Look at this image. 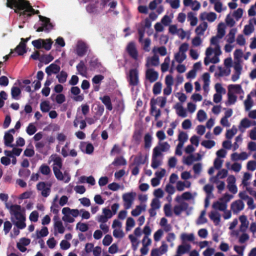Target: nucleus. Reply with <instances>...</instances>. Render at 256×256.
<instances>
[{
  "instance_id": "8fccbe9b",
  "label": "nucleus",
  "mask_w": 256,
  "mask_h": 256,
  "mask_svg": "<svg viewBox=\"0 0 256 256\" xmlns=\"http://www.w3.org/2000/svg\"><path fill=\"white\" fill-rule=\"evenodd\" d=\"M30 193L28 192H26L22 194L18 198V202L20 204L23 200L24 203L28 202L27 199L30 198Z\"/></svg>"
},
{
  "instance_id": "37998d69",
  "label": "nucleus",
  "mask_w": 256,
  "mask_h": 256,
  "mask_svg": "<svg viewBox=\"0 0 256 256\" xmlns=\"http://www.w3.org/2000/svg\"><path fill=\"white\" fill-rule=\"evenodd\" d=\"M176 239V236L174 233L170 232L167 234L166 236V241L170 243V246L173 247L174 245V241Z\"/></svg>"
},
{
  "instance_id": "2f4dec72",
  "label": "nucleus",
  "mask_w": 256,
  "mask_h": 256,
  "mask_svg": "<svg viewBox=\"0 0 256 256\" xmlns=\"http://www.w3.org/2000/svg\"><path fill=\"white\" fill-rule=\"evenodd\" d=\"M210 218L215 224H218L220 222V214L216 211H212L210 214Z\"/></svg>"
},
{
  "instance_id": "4c0bfd02",
  "label": "nucleus",
  "mask_w": 256,
  "mask_h": 256,
  "mask_svg": "<svg viewBox=\"0 0 256 256\" xmlns=\"http://www.w3.org/2000/svg\"><path fill=\"white\" fill-rule=\"evenodd\" d=\"M135 224V221L132 218L130 217L128 218L126 223V230L127 232L131 230L134 226Z\"/></svg>"
},
{
  "instance_id": "338daca9",
  "label": "nucleus",
  "mask_w": 256,
  "mask_h": 256,
  "mask_svg": "<svg viewBox=\"0 0 256 256\" xmlns=\"http://www.w3.org/2000/svg\"><path fill=\"white\" fill-rule=\"evenodd\" d=\"M36 127L32 123H30L26 128V131L28 135L32 136L36 132Z\"/></svg>"
},
{
  "instance_id": "79ce46f5",
  "label": "nucleus",
  "mask_w": 256,
  "mask_h": 256,
  "mask_svg": "<svg viewBox=\"0 0 256 256\" xmlns=\"http://www.w3.org/2000/svg\"><path fill=\"white\" fill-rule=\"evenodd\" d=\"M39 170L42 174L46 176L48 175L51 172L50 168L46 164H42Z\"/></svg>"
},
{
  "instance_id": "473e14b6",
  "label": "nucleus",
  "mask_w": 256,
  "mask_h": 256,
  "mask_svg": "<svg viewBox=\"0 0 256 256\" xmlns=\"http://www.w3.org/2000/svg\"><path fill=\"white\" fill-rule=\"evenodd\" d=\"M112 164L114 166H125L126 164V161L123 156H118L115 158Z\"/></svg>"
},
{
  "instance_id": "ea45409f",
  "label": "nucleus",
  "mask_w": 256,
  "mask_h": 256,
  "mask_svg": "<svg viewBox=\"0 0 256 256\" xmlns=\"http://www.w3.org/2000/svg\"><path fill=\"white\" fill-rule=\"evenodd\" d=\"M236 32V28H232L230 30L228 35V38L226 40L228 44H232L234 42L235 34Z\"/></svg>"
},
{
  "instance_id": "0eeeda50",
  "label": "nucleus",
  "mask_w": 256,
  "mask_h": 256,
  "mask_svg": "<svg viewBox=\"0 0 256 256\" xmlns=\"http://www.w3.org/2000/svg\"><path fill=\"white\" fill-rule=\"evenodd\" d=\"M136 196L135 192H130L124 193L122 196L123 200V206L124 208H130L134 203Z\"/></svg>"
},
{
  "instance_id": "393cba45",
  "label": "nucleus",
  "mask_w": 256,
  "mask_h": 256,
  "mask_svg": "<svg viewBox=\"0 0 256 256\" xmlns=\"http://www.w3.org/2000/svg\"><path fill=\"white\" fill-rule=\"evenodd\" d=\"M240 225V231H246L248 228L249 222L247 218L244 216H241L239 218Z\"/></svg>"
},
{
  "instance_id": "c85d7f7f",
  "label": "nucleus",
  "mask_w": 256,
  "mask_h": 256,
  "mask_svg": "<svg viewBox=\"0 0 256 256\" xmlns=\"http://www.w3.org/2000/svg\"><path fill=\"white\" fill-rule=\"evenodd\" d=\"M208 28V24L206 22H203L202 24H200L196 28L195 30L196 33L198 35H203L204 34V32Z\"/></svg>"
},
{
  "instance_id": "4d7b16f0",
  "label": "nucleus",
  "mask_w": 256,
  "mask_h": 256,
  "mask_svg": "<svg viewBox=\"0 0 256 256\" xmlns=\"http://www.w3.org/2000/svg\"><path fill=\"white\" fill-rule=\"evenodd\" d=\"M162 84L160 82H156L153 86L152 92L154 94L157 95L160 93Z\"/></svg>"
},
{
  "instance_id": "e433bc0d",
  "label": "nucleus",
  "mask_w": 256,
  "mask_h": 256,
  "mask_svg": "<svg viewBox=\"0 0 256 256\" xmlns=\"http://www.w3.org/2000/svg\"><path fill=\"white\" fill-rule=\"evenodd\" d=\"M54 60V57L51 54H42L39 58L41 62L48 64Z\"/></svg>"
},
{
  "instance_id": "a18cd8bd",
  "label": "nucleus",
  "mask_w": 256,
  "mask_h": 256,
  "mask_svg": "<svg viewBox=\"0 0 256 256\" xmlns=\"http://www.w3.org/2000/svg\"><path fill=\"white\" fill-rule=\"evenodd\" d=\"M67 77V73L64 70L61 71L60 74L56 76L58 82L61 84H63L66 82Z\"/></svg>"
},
{
  "instance_id": "20e7f679",
  "label": "nucleus",
  "mask_w": 256,
  "mask_h": 256,
  "mask_svg": "<svg viewBox=\"0 0 256 256\" xmlns=\"http://www.w3.org/2000/svg\"><path fill=\"white\" fill-rule=\"evenodd\" d=\"M112 228L113 230V236L118 239L122 238L124 236V232L122 228V222L118 220H114L113 221Z\"/></svg>"
},
{
  "instance_id": "cd10ccee",
  "label": "nucleus",
  "mask_w": 256,
  "mask_h": 256,
  "mask_svg": "<svg viewBox=\"0 0 256 256\" xmlns=\"http://www.w3.org/2000/svg\"><path fill=\"white\" fill-rule=\"evenodd\" d=\"M70 209H62V213L64 214L62 220L68 222H72L74 221V217L69 213Z\"/></svg>"
},
{
  "instance_id": "f257e3e1",
  "label": "nucleus",
  "mask_w": 256,
  "mask_h": 256,
  "mask_svg": "<svg viewBox=\"0 0 256 256\" xmlns=\"http://www.w3.org/2000/svg\"><path fill=\"white\" fill-rule=\"evenodd\" d=\"M10 213L12 220L17 228L23 229L26 226L24 222L26 218L20 209H10Z\"/></svg>"
},
{
  "instance_id": "603ef678",
  "label": "nucleus",
  "mask_w": 256,
  "mask_h": 256,
  "mask_svg": "<svg viewBox=\"0 0 256 256\" xmlns=\"http://www.w3.org/2000/svg\"><path fill=\"white\" fill-rule=\"evenodd\" d=\"M188 18L190 20V24L192 26H195L196 25L198 22V18L196 17L194 13L190 12L188 14Z\"/></svg>"
},
{
  "instance_id": "13d9d810",
  "label": "nucleus",
  "mask_w": 256,
  "mask_h": 256,
  "mask_svg": "<svg viewBox=\"0 0 256 256\" xmlns=\"http://www.w3.org/2000/svg\"><path fill=\"white\" fill-rule=\"evenodd\" d=\"M228 90H234L236 94H240L242 91V87L240 84H230L228 86Z\"/></svg>"
},
{
  "instance_id": "3c124183",
  "label": "nucleus",
  "mask_w": 256,
  "mask_h": 256,
  "mask_svg": "<svg viewBox=\"0 0 256 256\" xmlns=\"http://www.w3.org/2000/svg\"><path fill=\"white\" fill-rule=\"evenodd\" d=\"M218 248L221 252H226L230 250V246L228 244L222 241L218 246Z\"/></svg>"
},
{
  "instance_id": "423d86ee",
  "label": "nucleus",
  "mask_w": 256,
  "mask_h": 256,
  "mask_svg": "<svg viewBox=\"0 0 256 256\" xmlns=\"http://www.w3.org/2000/svg\"><path fill=\"white\" fill-rule=\"evenodd\" d=\"M142 232L140 226H138L134 229L133 234H130L128 236V238L130 240L134 250H136L138 248L139 244L138 238L142 236Z\"/></svg>"
},
{
  "instance_id": "f8f14e48",
  "label": "nucleus",
  "mask_w": 256,
  "mask_h": 256,
  "mask_svg": "<svg viewBox=\"0 0 256 256\" xmlns=\"http://www.w3.org/2000/svg\"><path fill=\"white\" fill-rule=\"evenodd\" d=\"M128 82L132 86H136L138 85L139 82L138 72L136 69L134 68L130 70Z\"/></svg>"
},
{
  "instance_id": "49530a36",
  "label": "nucleus",
  "mask_w": 256,
  "mask_h": 256,
  "mask_svg": "<svg viewBox=\"0 0 256 256\" xmlns=\"http://www.w3.org/2000/svg\"><path fill=\"white\" fill-rule=\"evenodd\" d=\"M100 66V63L97 58H92L90 62V67L92 70L99 68Z\"/></svg>"
},
{
  "instance_id": "72a5a7b5",
  "label": "nucleus",
  "mask_w": 256,
  "mask_h": 256,
  "mask_svg": "<svg viewBox=\"0 0 256 256\" xmlns=\"http://www.w3.org/2000/svg\"><path fill=\"white\" fill-rule=\"evenodd\" d=\"M61 168H57L56 166H54L52 168L54 174L56 179L58 180H64L63 174L60 171Z\"/></svg>"
},
{
  "instance_id": "1a4fd4ad",
  "label": "nucleus",
  "mask_w": 256,
  "mask_h": 256,
  "mask_svg": "<svg viewBox=\"0 0 256 256\" xmlns=\"http://www.w3.org/2000/svg\"><path fill=\"white\" fill-rule=\"evenodd\" d=\"M160 103V108H164L166 102V98L164 96H158L156 99L152 98L150 102V114L151 115H153L154 114V110H156V105L157 102Z\"/></svg>"
},
{
  "instance_id": "412c9836",
  "label": "nucleus",
  "mask_w": 256,
  "mask_h": 256,
  "mask_svg": "<svg viewBox=\"0 0 256 256\" xmlns=\"http://www.w3.org/2000/svg\"><path fill=\"white\" fill-rule=\"evenodd\" d=\"M60 66L56 64H52L46 68V72L48 75L50 76L52 73L56 74L60 72Z\"/></svg>"
},
{
  "instance_id": "f03ea898",
  "label": "nucleus",
  "mask_w": 256,
  "mask_h": 256,
  "mask_svg": "<svg viewBox=\"0 0 256 256\" xmlns=\"http://www.w3.org/2000/svg\"><path fill=\"white\" fill-rule=\"evenodd\" d=\"M14 12L15 13L18 14L19 16H24V18L30 17L33 14L40 13L38 10H36L32 8L29 2L28 4H24L20 8H14Z\"/></svg>"
},
{
  "instance_id": "9d476101",
  "label": "nucleus",
  "mask_w": 256,
  "mask_h": 256,
  "mask_svg": "<svg viewBox=\"0 0 256 256\" xmlns=\"http://www.w3.org/2000/svg\"><path fill=\"white\" fill-rule=\"evenodd\" d=\"M230 235L238 237V242L240 244H244L250 239V236L246 231L232 230L230 232Z\"/></svg>"
},
{
  "instance_id": "c9c22d12",
  "label": "nucleus",
  "mask_w": 256,
  "mask_h": 256,
  "mask_svg": "<svg viewBox=\"0 0 256 256\" xmlns=\"http://www.w3.org/2000/svg\"><path fill=\"white\" fill-rule=\"evenodd\" d=\"M48 234V231L46 227L44 226L40 230H36V236L38 238L46 236Z\"/></svg>"
},
{
  "instance_id": "b1692460",
  "label": "nucleus",
  "mask_w": 256,
  "mask_h": 256,
  "mask_svg": "<svg viewBox=\"0 0 256 256\" xmlns=\"http://www.w3.org/2000/svg\"><path fill=\"white\" fill-rule=\"evenodd\" d=\"M100 99L102 100V102L105 105L107 110H108L110 111L112 110V104L111 100L108 96L106 95L102 97H100Z\"/></svg>"
},
{
  "instance_id": "7c9ffc66",
  "label": "nucleus",
  "mask_w": 256,
  "mask_h": 256,
  "mask_svg": "<svg viewBox=\"0 0 256 256\" xmlns=\"http://www.w3.org/2000/svg\"><path fill=\"white\" fill-rule=\"evenodd\" d=\"M4 144L7 146L12 147V142L14 140V137L12 134L6 132L4 136Z\"/></svg>"
},
{
  "instance_id": "dca6fc26",
  "label": "nucleus",
  "mask_w": 256,
  "mask_h": 256,
  "mask_svg": "<svg viewBox=\"0 0 256 256\" xmlns=\"http://www.w3.org/2000/svg\"><path fill=\"white\" fill-rule=\"evenodd\" d=\"M30 242V239L22 238L17 242L16 247L21 252H24L26 250V246L29 245Z\"/></svg>"
},
{
  "instance_id": "6e6552de",
  "label": "nucleus",
  "mask_w": 256,
  "mask_h": 256,
  "mask_svg": "<svg viewBox=\"0 0 256 256\" xmlns=\"http://www.w3.org/2000/svg\"><path fill=\"white\" fill-rule=\"evenodd\" d=\"M52 185V184L50 182H40L36 184V188L41 192L42 196L46 198L50 193Z\"/></svg>"
},
{
  "instance_id": "864d4df0",
  "label": "nucleus",
  "mask_w": 256,
  "mask_h": 256,
  "mask_svg": "<svg viewBox=\"0 0 256 256\" xmlns=\"http://www.w3.org/2000/svg\"><path fill=\"white\" fill-rule=\"evenodd\" d=\"M21 94L20 88L16 86H13L11 89V94L13 98L18 100V96Z\"/></svg>"
},
{
  "instance_id": "f3484780",
  "label": "nucleus",
  "mask_w": 256,
  "mask_h": 256,
  "mask_svg": "<svg viewBox=\"0 0 256 256\" xmlns=\"http://www.w3.org/2000/svg\"><path fill=\"white\" fill-rule=\"evenodd\" d=\"M158 76V74L157 72L154 70L152 68H150L146 70V77L150 82H153L156 81Z\"/></svg>"
},
{
  "instance_id": "a19ab883",
  "label": "nucleus",
  "mask_w": 256,
  "mask_h": 256,
  "mask_svg": "<svg viewBox=\"0 0 256 256\" xmlns=\"http://www.w3.org/2000/svg\"><path fill=\"white\" fill-rule=\"evenodd\" d=\"M159 58L156 55H154L150 60L149 62H147L146 66H148L149 64L152 66H158L159 64Z\"/></svg>"
},
{
  "instance_id": "4468645a",
  "label": "nucleus",
  "mask_w": 256,
  "mask_h": 256,
  "mask_svg": "<svg viewBox=\"0 0 256 256\" xmlns=\"http://www.w3.org/2000/svg\"><path fill=\"white\" fill-rule=\"evenodd\" d=\"M152 240L150 236H144L142 240V246L140 249V252L143 255H146L149 250L148 246L152 244Z\"/></svg>"
},
{
  "instance_id": "4be33fe9",
  "label": "nucleus",
  "mask_w": 256,
  "mask_h": 256,
  "mask_svg": "<svg viewBox=\"0 0 256 256\" xmlns=\"http://www.w3.org/2000/svg\"><path fill=\"white\" fill-rule=\"evenodd\" d=\"M54 234L57 233L64 234L65 230V228L63 226L62 222L59 220H55L54 223Z\"/></svg>"
},
{
  "instance_id": "de8ad7c7",
  "label": "nucleus",
  "mask_w": 256,
  "mask_h": 256,
  "mask_svg": "<svg viewBox=\"0 0 256 256\" xmlns=\"http://www.w3.org/2000/svg\"><path fill=\"white\" fill-rule=\"evenodd\" d=\"M146 161V158H144L142 154L136 156L134 159V164L139 166L140 164H144Z\"/></svg>"
},
{
  "instance_id": "052dcab7",
  "label": "nucleus",
  "mask_w": 256,
  "mask_h": 256,
  "mask_svg": "<svg viewBox=\"0 0 256 256\" xmlns=\"http://www.w3.org/2000/svg\"><path fill=\"white\" fill-rule=\"evenodd\" d=\"M244 246L236 245L234 246V250L238 254V255L239 256H244Z\"/></svg>"
},
{
  "instance_id": "39448f33",
  "label": "nucleus",
  "mask_w": 256,
  "mask_h": 256,
  "mask_svg": "<svg viewBox=\"0 0 256 256\" xmlns=\"http://www.w3.org/2000/svg\"><path fill=\"white\" fill-rule=\"evenodd\" d=\"M38 17L42 23L41 26L36 29V32H42L44 31L48 32L53 28V25L50 22V19L41 15H39Z\"/></svg>"
},
{
  "instance_id": "2eb2a0df",
  "label": "nucleus",
  "mask_w": 256,
  "mask_h": 256,
  "mask_svg": "<svg viewBox=\"0 0 256 256\" xmlns=\"http://www.w3.org/2000/svg\"><path fill=\"white\" fill-rule=\"evenodd\" d=\"M88 46L86 43L78 42L76 48V54L79 56H83L87 52Z\"/></svg>"
},
{
  "instance_id": "774afa93",
  "label": "nucleus",
  "mask_w": 256,
  "mask_h": 256,
  "mask_svg": "<svg viewBox=\"0 0 256 256\" xmlns=\"http://www.w3.org/2000/svg\"><path fill=\"white\" fill-rule=\"evenodd\" d=\"M215 249L213 248L208 246L203 252L204 256H212L214 255Z\"/></svg>"
},
{
  "instance_id": "9b49d317",
  "label": "nucleus",
  "mask_w": 256,
  "mask_h": 256,
  "mask_svg": "<svg viewBox=\"0 0 256 256\" xmlns=\"http://www.w3.org/2000/svg\"><path fill=\"white\" fill-rule=\"evenodd\" d=\"M126 50L129 56L134 60H137L138 58V51L136 48V43L133 42H130L128 43Z\"/></svg>"
},
{
  "instance_id": "bf43d9fd",
  "label": "nucleus",
  "mask_w": 256,
  "mask_h": 256,
  "mask_svg": "<svg viewBox=\"0 0 256 256\" xmlns=\"http://www.w3.org/2000/svg\"><path fill=\"white\" fill-rule=\"evenodd\" d=\"M206 214V212L205 210H203L200 216L196 220V222L197 224H204L206 222L207 220L205 218Z\"/></svg>"
},
{
  "instance_id": "5fc2aeb1",
  "label": "nucleus",
  "mask_w": 256,
  "mask_h": 256,
  "mask_svg": "<svg viewBox=\"0 0 256 256\" xmlns=\"http://www.w3.org/2000/svg\"><path fill=\"white\" fill-rule=\"evenodd\" d=\"M254 26L252 23L246 25L244 29V33L246 36H248L254 31Z\"/></svg>"
},
{
  "instance_id": "0e129e2a",
  "label": "nucleus",
  "mask_w": 256,
  "mask_h": 256,
  "mask_svg": "<svg viewBox=\"0 0 256 256\" xmlns=\"http://www.w3.org/2000/svg\"><path fill=\"white\" fill-rule=\"evenodd\" d=\"M250 126V121L247 118H243L240 123L239 126V128L240 130L241 128L242 127L244 128H248Z\"/></svg>"
},
{
  "instance_id": "f704fd0d",
  "label": "nucleus",
  "mask_w": 256,
  "mask_h": 256,
  "mask_svg": "<svg viewBox=\"0 0 256 256\" xmlns=\"http://www.w3.org/2000/svg\"><path fill=\"white\" fill-rule=\"evenodd\" d=\"M144 148L146 149H149L152 146V136L149 134L147 133L144 136Z\"/></svg>"
},
{
  "instance_id": "e2e57ef3",
  "label": "nucleus",
  "mask_w": 256,
  "mask_h": 256,
  "mask_svg": "<svg viewBox=\"0 0 256 256\" xmlns=\"http://www.w3.org/2000/svg\"><path fill=\"white\" fill-rule=\"evenodd\" d=\"M162 164V161L159 160L157 157H152L151 166L154 169L157 168Z\"/></svg>"
},
{
  "instance_id": "7ed1b4c3",
  "label": "nucleus",
  "mask_w": 256,
  "mask_h": 256,
  "mask_svg": "<svg viewBox=\"0 0 256 256\" xmlns=\"http://www.w3.org/2000/svg\"><path fill=\"white\" fill-rule=\"evenodd\" d=\"M52 43L53 42L50 38H38L34 40L32 42V44L34 48L38 50L43 48L46 50H49L51 49Z\"/></svg>"
},
{
  "instance_id": "c03bdc74",
  "label": "nucleus",
  "mask_w": 256,
  "mask_h": 256,
  "mask_svg": "<svg viewBox=\"0 0 256 256\" xmlns=\"http://www.w3.org/2000/svg\"><path fill=\"white\" fill-rule=\"evenodd\" d=\"M188 44L187 43H184L180 45L179 48V52L182 54L183 59H186V52L188 50Z\"/></svg>"
},
{
  "instance_id": "680f3d73",
  "label": "nucleus",
  "mask_w": 256,
  "mask_h": 256,
  "mask_svg": "<svg viewBox=\"0 0 256 256\" xmlns=\"http://www.w3.org/2000/svg\"><path fill=\"white\" fill-rule=\"evenodd\" d=\"M112 238L110 234L106 235L102 240V244L104 246H110L112 242Z\"/></svg>"
},
{
  "instance_id": "6e6d98bb",
  "label": "nucleus",
  "mask_w": 256,
  "mask_h": 256,
  "mask_svg": "<svg viewBox=\"0 0 256 256\" xmlns=\"http://www.w3.org/2000/svg\"><path fill=\"white\" fill-rule=\"evenodd\" d=\"M216 142L212 140H204L201 142V144L206 148L210 149L215 146Z\"/></svg>"
},
{
  "instance_id": "5701e85b",
  "label": "nucleus",
  "mask_w": 256,
  "mask_h": 256,
  "mask_svg": "<svg viewBox=\"0 0 256 256\" xmlns=\"http://www.w3.org/2000/svg\"><path fill=\"white\" fill-rule=\"evenodd\" d=\"M191 246L188 244H182L178 246L176 250V253L180 254H184L190 250Z\"/></svg>"
},
{
  "instance_id": "69168bd1",
  "label": "nucleus",
  "mask_w": 256,
  "mask_h": 256,
  "mask_svg": "<svg viewBox=\"0 0 256 256\" xmlns=\"http://www.w3.org/2000/svg\"><path fill=\"white\" fill-rule=\"evenodd\" d=\"M40 110L44 112H48L50 109L48 102L46 101L42 102L40 103Z\"/></svg>"
},
{
  "instance_id": "a878e982",
  "label": "nucleus",
  "mask_w": 256,
  "mask_h": 256,
  "mask_svg": "<svg viewBox=\"0 0 256 256\" xmlns=\"http://www.w3.org/2000/svg\"><path fill=\"white\" fill-rule=\"evenodd\" d=\"M26 45L24 42H20L18 45L15 48L14 50L18 56H22L26 52Z\"/></svg>"
},
{
  "instance_id": "a211bd4d",
  "label": "nucleus",
  "mask_w": 256,
  "mask_h": 256,
  "mask_svg": "<svg viewBox=\"0 0 256 256\" xmlns=\"http://www.w3.org/2000/svg\"><path fill=\"white\" fill-rule=\"evenodd\" d=\"M180 239L182 244H187L188 242H194L195 236L193 233L182 232L180 236Z\"/></svg>"
},
{
  "instance_id": "58836bf2",
  "label": "nucleus",
  "mask_w": 256,
  "mask_h": 256,
  "mask_svg": "<svg viewBox=\"0 0 256 256\" xmlns=\"http://www.w3.org/2000/svg\"><path fill=\"white\" fill-rule=\"evenodd\" d=\"M202 15H206V18L210 22H214L216 18V14L214 12H210L208 14L204 13L202 14L200 16V18L202 20H204V18L202 17Z\"/></svg>"
},
{
  "instance_id": "09e8293b",
  "label": "nucleus",
  "mask_w": 256,
  "mask_h": 256,
  "mask_svg": "<svg viewBox=\"0 0 256 256\" xmlns=\"http://www.w3.org/2000/svg\"><path fill=\"white\" fill-rule=\"evenodd\" d=\"M158 52L161 56H164L167 54V50L165 46H162L156 48L154 47L152 49V52L156 53Z\"/></svg>"
},
{
  "instance_id": "bb28decb",
  "label": "nucleus",
  "mask_w": 256,
  "mask_h": 256,
  "mask_svg": "<svg viewBox=\"0 0 256 256\" xmlns=\"http://www.w3.org/2000/svg\"><path fill=\"white\" fill-rule=\"evenodd\" d=\"M174 108L176 110V114L178 116L182 118H186L187 116L186 110L179 103H177L174 106Z\"/></svg>"
},
{
  "instance_id": "c756f323",
  "label": "nucleus",
  "mask_w": 256,
  "mask_h": 256,
  "mask_svg": "<svg viewBox=\"0 0 256 256\" xmlns=\"http://www.w3.org/2000/svg\"><path fill=\"white\" fill-rule=\"evenodd\" d=\"M76 70L78 73L81 75H84L87 72V68L85 66L84 62L82 60H80L78 64L76 66Z\"/></svg>"
},
{
  "instance_id": "ddd939ff",
  "label": "nucleus",
  "mask_w": 256,
  "mask_h": 256,
  "mask_svg": "<svg viewBox=\"0 0 256 256\" xmlns=\"http://www.w3.org/2000/svg\"><path fill=\"white\" fill-rule=\"evenodd\" d=\"M28 1L26 0H6V6L8 8L14 9L20 8L24 4H28Z\"/></svg>"
},
{
  "instance_id": "aec40b11",
  "label": "nucleus",
  "mask_w": 256,
  "mask_h": 256,
  "mask_svg": "<svg viewBox=\"0 0 256 256\" xmlns=\"http://www.w3.org/2000/svg\"><path fill=\"white\" fill-rule=\"evenodd\" d=\"M71 93L76 96L74 98V100L76 102H82L84 98L83 95H79L80 92V90L78 86H72L70 88Z\"/></svg>"
},
{
  "instance_id": "6ab92c4d",
  "label": "nucleus",
  "mask_w": 256,
  "mask_h": 256,
  "mask_svg": "<svg viewBox=\"0 0 256 256\" xmlns=\"http://www.w3.org/2000/svg\"><path fill=\"white\" fill-rule=\"evenodd\" d=\"M103 214L104 216H100L98 218V222H106L108 218L116 214V210L112 212L110 209H104Z\"/></svg>"
}]
</instances>
